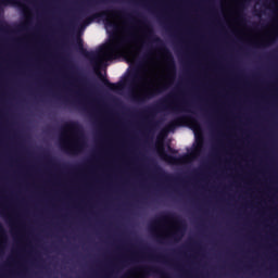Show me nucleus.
I'll return each instance as SVG.
<instances>
[{"label": "nucleus", "mask_w": 278, "mask_h": 278, "mask_svg": "<svg viewBox=\"0 0 278 278\" xmlns=\"http://www.w3.org/2000/svg\"><path fill=\"white\" fill-rule=\"evenodd\" d=\"M174 77L173 63L168 59L154 61L141 71L134 94L137 99H147L163 88H168L173 84Z\"/></svg>", "instance_id": "nucleus-1"}, {"label": "nucleus", "mask_w": 278, "mask_h": 278, "mask_svg": "<svg viewBox=\"0 0 278 278\" xmlns=\"http://www.w3.org/2000/svg\"><path fill=\"white\" fill-rule=\"evenodd\" d=\"M222 9L227 21L236 29L238 36H241L243 40L248 42H254V45H270L278 36V26H271L262 33L251 30L247 28V25L240 16L238 10V0H223Z\"/></svg>", "instance_id": "nucleus-2"}, {"label": "nucleus", "mask_w": 278, "mask_h": 278, "mask_svg": "<svg viewBox=\"0 0 278 278\" xmlns=\"http://www.w3.org/2000/svg\"><path fill=\"white\" fill-rule=\"evenodd\" d=\"M144 42V37L138 35L132 40H129L121 35L114 36L106 45L102 46L98 52L96 61V71L99 73L101 64L116 58H125L127 62L134 64L140 47Z\"/></svg>", "instance_id": "nucleus-3"}, {"label": "nucleus", "mask_w": 278, "mask_h": 278, "mask_svg": "<svg viewBox=\"0 0 278 278\" xmlns=\"http://www.w3.org/2000/svg\"><path fill=\"white\" fill-rule=\"evenodd\" d=\"M157 153L164 162H167L168 164H177V159L169 156L164 152V139L159 140L157 142Z\"/></svg>", "instance_id": "nucleus-4"}, {"label": "nucleus", "mask_w": 278, "mask_h": 278, "mask_svg": "<svg viewBox=\"0 0 278 278\" xmlns=\"http://www.w3.org/2000/svg\"><path fill=\"white\" fill-rule=\"evenodd\" d=\"M63 140L65 143L71 144L75 140V128L73 126H67L63 132Z\"/></svg>", "instance_id": "nucleus-5"}, {"label": "nucleus", "mask_w": 278, "mask_h": 278, "mask_svg": "<svg viewBox=\"0 0 278 278\" xmlns=\"http://www.w3.org/2000/svg\"><path fill=\"white\" fill-rule=\"evenodd\" d=\"M106 22L116 27L118 23H121V16L116 12H109L106 15Z\"/></svg>", "instance_id": "nucleus-6"}, {"label": "nucleus", "mask_w": 278, "mask_h": 278, "mask_svg": "<svg viewBox=\"0 0 278 278\" xmlns=\"http://www.w3.org/2000/svg\"><path fill=\"white\" fill-rule=\"evenodd\" d=\"M126 278H142V273L138 269H132L127 274Z\"/></svg>", "instance_id": "nucleus-7"}, {"label": "nucleus", "mask_w": 278, "mask_h": 278, "mask_svg": "<svg viewBox=\"0 0 278 278\" xmlns=\"http://www.w3.org/2000/svg\"><path fill=\"white\" fill-rule=\"evenodd\" d=\"M191 129L194 131L198 138H201V126H199V123L192 122Z\"/></svg>", "instance_id": "nucleus-8"}, {"label": "nucleus", "mask_w": 278, "mask_h": 278, "mask_svg": "<svg viewBox=\"0 0 278 278\" xmlns=\"http://www.w3.org/2000/svg\"><path fill=\"white\" fill-rule=\"evenodd\" d=\"M167 227L169 231H175L177 229V223H175L173 219H168Z\"/></svg>", "instance_id": "nucleus-9"}, {"label": "nucleus", "mask_w": 278, "mask_h": 278, "mask_svg": "<svg viewBox=\"0 0 278 278\" xmlns=\"http://www.w3.org/2000/svg\"><path fill=\"white\" fill-rule=\"evenodd\" d=\"M3 244V241L0 240V247Z\"/></svg>", "instance_id": "nucleus-10"}, {"label": "nucleus", "mask_w": 278, "mask_h": 278, "mask_svg": "<svg viewBox=\"0 0 278 278\" xmlns=\"http://www.w3.org/2000/svg\"><path fill=\"white\" fill-rule=\"evenodd\" d=\"M111 88H113V89H114V88H116V86L112 85V87H111Z\"/></svg>", "instance_id": "nucleus-11"}]
</instances>
